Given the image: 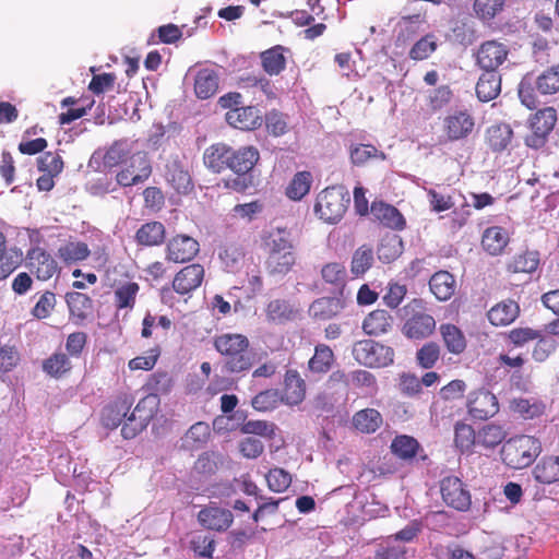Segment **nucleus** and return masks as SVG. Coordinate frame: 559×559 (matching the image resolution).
<instances>
[{"mask_svg": "<svg viewBox=\"0 0 559 559\" xmlns=\"http://www.w3.org/2000/svg\"><path fill=\"white\" fill-rule=\"evenodd\" d=\"M213 346L224 358L223 369L225 372L245 373L254 364L253 353L249 338L240 333H222L213 338Z\"/></svg>", "mask_w": 559, "mask_h": 559, "instance_id": "f257e3e1", "label": "nucleus"}, {"mask_svg": "<svg viewBox=\"0 0 559 559\" xmlns=\"http://www.w3.org/2000/svg\"><path fill=\"white\" fill-rule=\"evenodd\" d=\"M542 452L540 441L527 435L508 439L501 450L502 462L510 468L522 469L530 466Z\"/></svg>", "mask_w": 559, "mask_h": 559, "instance_id": "f03ea898", "label": "nucleus"}, {"mask_svg": "<svg viewBox=\"0 0 559 559\" xmlns=\"http://www.w3.org/2000/svg\"><path fill=\"white\" fill-rule=\"evenodd\" d=\"M349 202V194L343 187H328L317 195L314 212L325 223L335 224L345 215Z\"/></svg>", "mask_w": 559, "mask_h": 559, "instance_id": "7ed1b4c3", "label": "nucleus"}, {"mask_svg": "<svg viewBox=\"0 0 559 559\" xmlns=\"http://www.w3.org/2000/svg\"><path fill=\"white\" fill-rule=\"evenodd\" d=\"M354 359L369 368H384L394 362V349L373 340H361L354 344Z\"/></svg>", "mask_w": 559, "mask_h": 559, "instance_id": "20e7f679", "label": "nucleus"}, {"mask_svg": "<svg viewBox=\"0 0 559 559\" xmlns=\"http://www.w3.org/2000/svg\"><path fill=\"white\" fill-rule=\"evenodd\" d=\"M556 122L557 110L554 107L538 109L528 118L530 133L524 138L525 145L534 150L544 147Z\"/></svg>", "mask_w": 559, "mask_h": 559, "instance_id": "39448f33", "label": "nucleus"}, {"mask_svg": "<svg viewBox=\"0 0 559 559\" xmlns=\"http://www.w3.org/2000/svg\"><path fill=\"white\" fill-rule=\"evenodd\" d=\"M466 411L474 420H487L499 412L497 396L485 388L472 390L466 397Z\"/></svg>", "mask_w": 559, "mask_h": 559, "instance_id": "423d86ee", "label": "nucleus"}, {"mask_svg": "<svg viewBox=\"0 0 559 559\" xmlns=\"http://www.w3.org/2000/svg\"><path fill=\"white\" fill-rule=\"evenodd\" d=\"M475 126V118L467 109L447 115L442 122L443 133L450 142L467 139L473 134Z\"/></svg>", "mask_w": 559, "mask_h": 559, "instance_id": "0eeeda50", "label": "nucleus"}, {"mask_svg": "<svg viewBox=\"0 0 559 559\" xmlns=\"http://www.w3.org/2000/svg\"><path fill=\"white\" fill-rule=\"evenodd\" d=\"M440 491L443 501L457 511H467L472 497L466 485L456 476H448L441 480Z\"/></svg>", "mask_w": 559, "mask_h": 559, "instance_id": "6e6552de", "label": "nucleus"}, {"mask_svg": "<svg viewBox=\"0 0 559 559\" xmlns=\"http://www.w3.org/2000/svg\"><path fill=\"white\" fill-rule=\"evenodd\" d=\"M26 266L39 281H48L59 272L55 258L40 247H33L26 252Z\"/></svg>", "mask_w": 559, "mask_h": 559, "instance_id": "1a4fd4ad", "label": "nucleus"}, {"mask_svg": "<svg viewBox=\"0 0 559 559\" xmlns=\"http://www.w3.org/2000/svg\"><path fill=\"white\" fill-rule=\"evenodd\" d=\"M166 260L174 263L191 261L200 251L197 239L188 235H176L166 245Z\"/></svg>", "mask_w": 559, "mask_h": 559, "instance_id": "9d476101", "label": "nucleus"}, {"mask_svg": "<svg viewBox=\"0 0 559 559\" xmlns=\"http://www.w3.org/2000/svg\"><path fill=\"white\" fill-rule=\"evenodd\" d=\"M152 174V166L144 153H136L132 156L131 165L120 170L117 182L122 187H131L144 182Z\"/></svg>", "mask_w": 559, "mask_h": 559, "instance_id": "9b49d317", "label": "nucleus"}, {"mask_svg": "<svg viewBox=\"0 0 559 559\" xmlns=\"http://www.w3.org/2000/svg\"><path fill=\"white\" fill-rule=\"evenodd\" d=\"M204 278V267L192 263L182 267L174 277L173 288L180 295L189 294L201 286Z\"/></svg>", "mask_w": 559, "mask_h": 559, "instance_id": "f8f14e48", "label": "nucleus"}, {"mask_svg": "<svg viewBox=\"0 0 559 559\" xmlns=\"http://www.w3.org/2000/svg\"><path fill=\"white\" fill-rule=\"evenodd\" d=\"M226 121L239 130H255L262 124V116L254 106H240L226 112Z\"/></svg>", "mask_w": 559, "mask_h": 559, "instance_id": "ddd939ff", "label": "nucleus"}, {"mask_svg": "<svg viewBox=\"0 0 559 559\" xmlns=\"http://www.w3.org/2000/svg\"><path fill=\"white\" fill-rule=\"evenodd\" d=\"M370 213L374 221L385 228L403 230L406 226L403 214L395 206L383 201H373L370 206Z\"/></svg>", "mask_w": 559, "mask_h": 559, "instance_id": "4468645a", "label": "nucleus"}, {"mask_svg": "<svg viewBox=\"0 0 559 559\" xmlns=\"http://www.w3.org/2000/svg\"><path fill=\"white\" fill-rule=\"evenodd\" d=\"M508 57V49L504 45L488 40L477 51V63L485 71H496Z\"/></svg>", "mask_w": 559, "mask_h": 559, "instance_id": "2eb2a0df", "label": "nucleus"}, {"mask_svg": "<svg viewBox=\"0 0 559 559\" xmlns=\"http://www.w3.org/2000/svg\"><path fill=\"white\" fill-rule=\"evenodd\" d=\"M198 521L207 530L224 532L233 524L234 515L227 509L210 506L199 511Z\"/></svg>", "mask_w": 559, "mask_h": 559, "instance_id": "dca6fc26", "label": "nucleus"}, {"mask_svg": "<svg viewBox=\"0 0 559 559\" xmlns=\"http://www.w3.org/2000/svg\"><path fill=\"white\" fill-rule=\"evenodd\" d=\"M307 386L300 373L295 369H288L284 376L282 402L295 406L299 405L306 397Z\"/></svg>", "mask_w": 559, "mask_h": 559, "instance_id": "f3484780", "label": "nucleus"}, {"mask_svg": "<svg viewBox=\"0 0 559 559\" xmlns=\"http://www.w3.org/2000/svg\"><path fill=\"white\" fill-rule=\"evenodd\" d=\"M132 403V399L124 394L105 406L102 412L103 426L108 429H115L121 425L129 414Z\"/></svg>", "mask_w": 559, "mask_h": 559, "instance_id": "a211bd4d", "label": "nucleus"}, {"mask_svg": "<svg viewBox=\"0 0 559 559\" xmlns=\"http://www.w3.org/2000/svg\"><path fill=\"white\" fill-rule=\"evenodd\" d=\"M287 55H290V49L282 45H275L260 52L263 71L270 76L280 75L286 69Z\"/></svg>", "mask_w": 559, "mask_h": 559, "instance_id": "6ab92c4d", "label": "nucleus"}, {"mask_svg": "<svg viewBox=\"0 0 559 559\" xmlns=\"http://www.w3.org/2000/svg\"><path fill=\"white\" fill-rule=\"evenodd\" d=\"M231 146L226 143H213L203 153V163L207 169L221 174L229 169Z\"/></svg>", "mask_w": 559, "mask_h": 559, "instance_id": "aec40b11", "label": "nucleus"}, {"mask_svg": "<svg viewBox=\"0 0 559 559\" xmlns=\"http://www.w3.org/2000/svg\"><path fill=\"white\" fill-rule=\"evenodd\" d=\"M520 312V306L515 300L504 299L487 311V319L493 326H507L518 319Z\"/></svg>", "mask_w": 559, "mask_h": 559, "instance_id": "412c9836", "label": "nucleus"}, {"mask_svg": "<svg viewBox=\"0 0 559 559\" xmlns=\"http://www.w3.org/2000/svg\"><path fill=\"white\" fill-rule=\"evenodd\" d=\"M436 329V320L426 312L413 314L403 325V333L408 338L421 340L430 336Z\"/></svg>", "mask_w": 559, "mask_h": 559, "instance_id": "4be33fe9", "label": "nucleus"}, {"mask_svg": "<svg viewBox=\"0 0 559 559\" xmlns=\"http://www.w3.org/2000/svg\"><path fill=\"white\" fill-rule=\"evenodd\" d=\"M260 159V153L255 146H241L238 150L231 147L229 169L236 175L249 174Z\"/></svg>", "mask_w": 559, "mask_h": 559, "instance_id": "5701e85b", "label": "nucleus"}, {"mask_svg": "<svg viewBox=\"0 0 559 559\" xmlns=\"http://www.w3.org/2000/svg\"><path fill=\"white\" fill-rule=\"evenodd\" d=\"M513 135L510 124L504 122L495 123L487 128L485 143L492 153H501L510 147Z\"/></svg>", "mask_w": 559, "mask_h": 559, "instance_id": "b1692460", "label": "nucleus"}, {"mask_svg": "<svg viewBox=\"0 0 559 559\" xmlns=\"http://www.w3.org/2000/svg\"><path fill=\"white\" fill-rule=\"evenodd\" d=\"M64 298L69 308L70 319L75 324L82 323L92 313L93 300L90 296L80 292H69Z\"/></svg>", "mask_w": 559, "mask_h": 559, "instance_id": "393cba45", "label": "nucleus"}, {"mask_svg": "<svg viewBox=\"0 0 559 559\" xmlns=\"http://www.w3.org/2000/svg\"><path fill=\"white\" fill-rule=\"evenodd\" d=\"M393 317L383 309L371 311L362 322V330L367 335L380 336L392 330Z\"/></svg>", "mask_w": 559, "mask_h": 559, "instance_id": "a878e982", "label": "nucleus"}, {"mask_svg": "<svg viewBox=\"0 0 559 559\" xmlns=\"http://www.w3.org/2000/svg\"><path fill=\"white\" fill-rule=\"evenodd\" d=\"M509 234L501 226H491L484 230L481 247L490 255L501 254L509 243Z\"/></svg>", "mask_w": 559, "mask_h": 559, "instance_id": "bb28decb", "label": "nucleus"}, {"mask_svg": "<svg viewBox=\"0 0 559 559\" xmlns=\"http://www.w3.org/2000/svg\"><path fill=\"white\" fill-rule=\"evenodd\" d=\"M477 98L487 103L499 96L501 92V76L496 71H485L476 84Z\"/></svg>", "mask_w": 559, "mask_h": 559, "instance_id": "cd10ccee", "label": "nucleus"}, {"mask_svg": "<svg viewBox=\"0 0 559 559\" xmlns=\"http://www.w3.org/2000/svg\"><path fill=\"white\" fill-rule=\"evenodd\" d=\"M439 332L447 350L453 355H461L467 347V341L462 330L452 323H442Z\"/></svg>", "mask_w": 559, "mask_h": 559, "instance_id": "c85d7f7f", "label": "nucleus"}, {"mask_svg": "<svg viewBox=\"0 0 559 559\" xmlns=\"http://www.w3.org/2000/svg\"><path fill=\"white\" fill-rule=\"evenodd\" d=\"M536 481L550 485L559 481V455H545L534 466Z\"/></svg>", "mask_w": 559, "mask_h": 559, "instance_id": "c756f323", "label": "nucleus"}, {"mask_svg": "<svg viewBox=\"0 0 559 559\" xmlns=\"http://www.w3.org/2000/svg\"><path fill=\"white\" fill-rule=\"evenodd\" d=\"M218 90V74L215 70L204 68L200 69L194 80V92L198 98L209 99L213 97Z\"/></svg>", "mask_w": 559, "mask_h": 559, "instance_id": "7c9ffc66", "label": "nucleus"}, {"mask_svg": "<svg viewBox=\"0 0 559 559\" xmlns=\"http://www.w3.org/2000/svg\"><path fill=\"white\" fill-rule=\"evenodd\" d=\"M344 309V301L335 297H322L314 300L310 308V314L317 320H330Z\"/></svg>", "mask_w": 559, "mask_h": 559, "instance_id": "2f4dec72", "label": "nucleus"}, {"mask_svg": "<svg viewBox=\"0 0 559 559\" xmlns=\"http://www.w3.org/2000/svg\"><path fill=\"white\" fill-rule=\"evenodd\" d=\"M335 361L332 348L325 344H318L314 347L313 356L308 361V369L316 374L328 373Z\"/></svg>", "mask_w": 559, "mask_h": 559, "instance_id": "473e14b6", "label": "nucleus"}, {"mask_svg": "<svg viewBox=\"0 0 559 559\" xmlns=\"http://www.w3.org/2000/svg\"><path fill=\"white\" fill-rule=\"evenodd\" d=\"M429 287L437 299L444 301L453 296L455 280L448 271H439L431 276Z\"/></svg>", "mask_w": 559, "mask_h": 559, "instance_id": "72a5a7b5", "label": "nucleus"}, {"mask_svg": "<svg viewBox=\"0 0 559 559\" xmlns=\"http://www.w3.org/2000/svg\"><path fill=\"white\" fill-rule=\"evenodd\" d=\"M353 426L362 433H373L383 424L382 415L374 408L360 409L353 416Z\"/></svg>", "mask_w": 559, "mask_h": 559, "instance_id": "f704fd0d", "label": "nucleus"}, {"mask_svg": "<svg viewBox=\"0 0 559 559\" xmlns=\"http://www.w3.org/2000/svg\"><path fill=\"white\" fill-rule=\"evenodd\" d=\"M324 284L330 285L333 292L342 293L346 286L347 271L341 262L325 263L321 269Z\"/></svg>", "mask_w": 559, "mask_h": 559, "instance_id": "c9c22d12", "label": "nucleus"}, {"mask_svg": "<svg viewBox=\"0 0 559 559\" xmlns=\"http://www.w3.org/2000/svg\"><path fill=\"white\" fill-rule=\"evenodd\" d=\"M165 226L160 222H148L143 224L135 234L139 245L154 247L163 243L165 239Z\"/></svg>", "mask_w": 559, "mask_h": 559, "instance_id": "e433bc0d", "label": "nucleus"}, {"mask_svg": "<svg viewBox=\"0 0 559 559\" xmlns=\"http://www.w3.org/2000/svg\"><path fill=\"white\" fill-rule=\"evenodd\" d=\"M374 253L369 245L359 246L352 255L350 273L354 277L364 276L373 265Z\"/></svg>", "mask_w": 559, "mask_h": 559, "instance_id": "4c0bfd02", "label": "nucleus"}, {"mask_svg": "<svg viewBox=\"0 0 559 559\" xmlns=\"http://www.w3.org/2000/svg\"><path fill=\"white\" fill-rule=\"evenodd\" d=\"M144 401L138 403L134 409L127 415L122 421L121 435L124 439H133L136 437L147 425L150 415L143 416L142 404Z\"/></svg>", "mask_w": 559, "mask_h": 559, "instance_id": "58836bf2", "label": "nucleus"}, {"mask_svg": "<svg viewBox=\"0 0 559 559\" xmlns=\"http://www.w3.org/2000/svg\"><path fill=\"white\" fill-rule=\"evenodd\" d=\"M144 401L138 403L134 409L127 415L122 421L121 435L124 439H133L136 437L147 425L150 415L143 416L142 404Z\"/></svg>", "mask_w": 559, "mask_h": 559, "instance_id": "ea45409f", "label": "nucleus"}, {"mask_svg": "<svg viewBox=\"0 0 559 559\" xmlns=\"http://www.w3.org/2000/svg\"><path fill=\"white\" fill-rule=\"evenodd\" d=\"M312 181L313 178L310 171L302 170L296 173L286 187V197L292 201L302 200L309 193Z\"/></svg>", "mask_w": 559, "mask_h": 559, "instance_id": "a19ab883", "label": "nucleus"}, {"mask_svg": "<svg viewBox=\"0 0 559 559\" xmlns=\"http://www.w3.org/2000/svg\"><path fill=\"white\" fill-rule=\"evenodd\" d=\"M390 450L397 459L411 461L417 455L420 444L412 436L399 435L392 440Z\"/></svg>", "mask_w": 559, "mask_h": 559, "instance_id": "79ce46f5", "label": "nucleus"}, {"mask_svg": "<svg viewBox=\"0 0 559 559\" xmlns=\"http://www.w3.org/2000/svg\"><path fill=\"white\" fill-rule=\"evenodd\" d=\"M295 263L294 251L269 253L265 260V269L271 275H285L292 271Z\"/></svg>", "mask_w": 559, "mask_h": 559, "instance_id": "37998d69", "label": "nucleus"}, {"mask_svg": "<svg viewBox=\"0 0 559 559\" xmlns=\"http://www.w3.org/2000/svg\"><path fill=\"white\" fill-rule=\"evenodd\" d=\"M425 22L421 14L406 15L397 24L396 44L406 45L413 40L419 33V26Z\"/></svg>", "mask_w": 559, "mask_h": 559, "instance_id": "c03bdc74", "label": "nucleus"}, {"mask_svg": "<svg viewBox=\"0 0 559 559\" xmlns=\"http://www.w3.org/2000/svg\"><path fill=\"white\" fill-rule=\"evenodd\" d=\"M166 177L167 181L178 193H188L193 188L189 171L177 162L167 166Z\"/></svg>", "mask_w": 559, "mask_h": 559, "instance_id": "a18cd8bd", "label": "nucleus"}, {"mask_svg": "<svg viewBox=\"0 0 559 559\" xmlns=\"http://www.w3.org/2000/svg\"><path fill=\"white\" fill-rule=\"evenodd\" d=\"M41 368L48 376L59 379L72 369V364L66 353L57 352L43 361Z\"/></svg>", "mask_w": 559, "mask_h": 559, "instance_id": "49530a36", "label": "nucleus"}, {"mask_svg": "<svg viewBox=\"0 0 559 559\" xmlns=\"http://www.w3.org/2000/svg\"><path fill=\"white\" fill-rule=\"evenodd\" d=\"M140 286L136 282L120 284L114 292V301L118 310L133 309Z\"/></svg>", "mask_w": 559, "mask_h": 559, "instance_id": "de8ad7c7", "label": "nucleus"}, {"mask_svg": "<svg viewBox=\"0 0 559 559\" xmlns=\"http://www.w3.org/2000/svg\"><path fill=\"white\" fill-rule=\"evenodd\" d=\"M506 437L507 432L502 426L490 423L477 431V444L486 449H495Z\"/></svg>", "mask_w": 559, "mask_h": 559, "instance_id": "09e8293b", "label": "nucleus"}, {"mask_svg": "<svg viewBox=\"0 0 559 559\" xmlns=\"http://www.w3.org/2000/svg\"><path fill=\"white\" fill-rule=\"evenodd\" d=\"M477 443V432L474 428L460 420L454 425V444L461 452H468Z\"/></svg>", "mask_w": 559, "mask_h": 559, "instance_id": "8fccbe9b", "label": "nucleus"}, {"mask_svg": "<svg viewBox=\"0 0 559 559\" xmlns=\"http://www.w3.org/2000/svg\"><path fill=\"white\" fill-rule=\"evenodd\" d=\"M91 251L83 241H68L60 246L58 255L64 263H73L85 260Z\"/></svg>", "mask_w": 559, "mask_h": 559, "instance_id": "3c124183", "label": "nucleus"}, {"mask_svg": "<svg viewBox=\"0 0 559 559\" xmlns=\"http://www.w3.org/2000/svg\"><path fill=\"white\" fill-rule=\"evenodd\" d=\"M536 90L542 95H554L559 92V64L546 69L537 76Z\"/></svg>", "mask_w": 559, "mask_h": 559, "instance_id": "603ef678", "label": "nucleus"}, {"mask_svg": "<svg viewBox=\"0 0 559 559\" xmlns=\"http://www.w3.org/2000/svg\"><path fill=\"white\" fill-rule=\"evenodd\" d=\"M539 265V255L537 251H524L515 254L509 263L508 269L514 273H532Z\"/></svg>", "mask_w": 559, "mask_h": 559, "instance_id": "864d4df0", "label": "nucleus"}, {"mask_svg": "<svg viewBox=\"0 0 559 559\" xmlns=\"http://www.w3.org/2000/svg\"><path fill=\"white\" fill-rule=\"evenodd\" d=\"M189 548L199 558L212 559L215 551V539L203 533H195L189 540Z\"/></svg>", "mask_w": 559, "mask_h": 559, "instance_id": "5fc2aeb1", "label": "nucleus"}, {"mask_svg": "<svg viewBox=\"0 0 559 559\" xmlns=\"http://www.w3.org/2000/svg\"><path fill=\"white\" fill-rule=\"evenodd\" d=\"M506 1L507 0H475L473 9L479 20L490 22L503 11Z\"/></svg>", "mask_w": 559, "mask_h": 559, "instance_id": "6e6d98bb", "label": "nucleus"}, {"mask_svg": "<svg viewBox=\"0 0 559 559\" xmlns=\"http://www.w3.org/2000/svg\"><path fill=\"white\" fill-rule=\"evenodd\" d=\"M280 402H282V397L278 390L267 389L252 397L251 406L257 412L265 413L275 409Z\"/></svg>", "mask_w": 559, "mask_h": 559, "instance_id": "4d7b16f0", "label": "nucleus"}, {"mask_svg": "<svg viewBox=\"0 0 559 559\" xmlns=\"http://www.w3.org/2000/svg\"><path fill=\"white\" fill-rule=\"evenodd\" d=\"M295 311L285 299L271 300L266 306V317L273 322L283 323L293 319Z\"/></svg>", "mask_w": 559, "mask_h": 559, "instance_id": "13d9d810", "label": "nucleus"}, {"mask_svg": "<svg viewBox=\"0 0 559 559\" xmlns=\"http://www.w3.org/2000/svg\"><path fill=\"white\" fill-rule=\"evenodd\" d=\"M437 47L436 36L433 34H427L413 45L408 56L412 60L421 61L429 58L436 51Z\"/></svg>", "mask_w": 559, "mask_h": 559, "instance_id": "bf43d9fd", "label": "nucleus"}, {"mask_svg": "<svg viewBox=\"0 0 559 559\" xmlns=\"http://www.w3.org/2000/svg\"><path fill=\"white\" fill-rule=\"evenodd\" d=\"M378 258L383 263H391L402 253V241L397 236L382 239L378 247Z\"/></svg>", "mask_w": 559, "mask_h": 559, "instance_id": "052dcab7", "label": "nucleus"}, {"mask_svg": "<svg viewBox=\"0 0 559 559\" xmlns=\"http://www.w3.org/2000/svg\"><path fill=\"white\" fill-rule=\"evenodd\" d=\"M267 487L273 492H284L292 485V475L281 467H274L265 476Z\"/></svg>", "mask_w": 559, "mask_h": 559, "instance_id": "680f3d73", "label": "nucleus"}, {"mask_svg": "<svg viewBox=\"0 0 559 559\" xmlns=\"http://www.w3.org/2000/svg\"><path fill=\"white\" fill-rule=\"evenodd\" d=\"M22 259V251L16 248H10L0 253V280H4L12 274L21 264Z\"/></svg>", "mask_w": 559, "mask_h": 559, "instance_id": "e2e57ef3", "label": "nucleus"}, {"mask_svg": "<svg viewBox=\"0 0 559 559\" xmlns=\"http://www.w3.org/2000/svg\"><path fill=\"white\" fill-rule=\"evenodd\" d=\"M385 154L371 144H358L350 148V160L360 166L371 158L385 159Z\"/></svg>", "mask_w": 559, "mask_h": 559, "instance_id": "0e129e2a", "label": "nucleus"}, {"mask_svg": "<svg viewBox=\"0 0 559 559\" xmlns=\"http://www.w3.org/2000/svg\"><path fill=\"white\" fill-rule=\"evenodd\" d=\"M440 358V347L435 342L424 344L416 353L417 364L424 369L435 367Z\"/></svg>", "mask_w": 559, "mask_h": 559, "instance_id": "69168bd1", "label": "nucleus"}, {"mask_svg": "<svg viewBox=\"0 0 559 559\" xmlns=\"http://www.w3.org/2000/svg\"><path fill=\"white\" fill-rule=\"evenodd\" d=\"M21 361V354L15 345L0 344V374L12 371Z\"/></svg>", "mask_w": 559, "mask_h": 559, "instance_id": "338daca9", "label": "nucleus"}, {"mask_svg": "<svg viewBox=\"0 0 559 559\" xmlns=\"http://www.w3.org/2000/svg\"><path fill=\"white\" fill-rule=\"evenodd\" d=\"M39 171L58 176L63 169V160L56 152H46L37 159Z\"/></svg>", "mask_w": 559, "mask_h": 559, "instance_id": "774afa93", "label": "nucleus"}]
</instances>
